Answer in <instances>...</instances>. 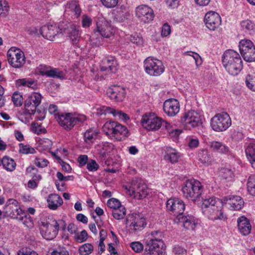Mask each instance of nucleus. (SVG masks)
I'll use <instances>...</instances> for the list:
<instances>
[{
  "label": "nucleus",
  "instance_id": "f257e3e1",
  "mask_svg": "<svg viewBox=\"0 0 255 255\" xmlns=\"http://www.w3.org/2000/svg\"><path fill=\"white\" fill-rule=\"evenodd\" d=\"M63 22L59 25L55 23H48L42 26L40 32L42 36L47 39H52L59 32L68 35L72 45L76 48L79 47L80 36L79 27L74 24H63Z\"/></svg>",
  "mask_w": 255,
  "mask_h": 255
},
{
  "label": "nucleus",
  "instance_id": "f03ea898",
  "mask_svg": "<svg viewBox=\"0 0 255 255\" xmlns=\"http://www.w3.org/2000/svg\"><path fill=\"white\" fill-rule=\"evenodd\" d=\"M221 201L215 197L203 199L201 204V209L203 214L209 220H224L226 215L222 210Z\"/></svg>",
  "mask_w": 255,
  "mask_h": 255
},
{
  "label": "nucleus",
  "instance_id": "7ed1b4c3",
  "mask_svg": "<svg viewBox=\"0 0 255 255\" xmlns=\"http://www.w3.org/2000/svg\"><path fill=\"white\" fill-rule=\"evenodd\" d=\"M222 63L228 72L232 75H237L243 69V62L239 54L228 49L222 56Z\"/></svg>",
  "mask_w": 255,
  "mask_h": 255
},
{
  "label": "nucleus",
  "instance_id": "20e7f679",
  "mask_svg": "<svg viewBox=\"0 0 255 255\" xmlns=\"http://www.w3.org/2000/svg\"><path fill=\"white\" fill-rule=\"evenodd\" d=\"M163 234L159 231L151 232L145 243L144 255H163Z\"/></svg>",
  "mask_w": 255,
  "mask_h": 255
},
{
  "label": "nucleus",
  "instance_id": "39448f33",
  "mask_svg": "<svg viewBox=\"0 0 255 255\" xmlns=\"http://www.w3.org/2000/svg\"><path fill=\"white\" fill-rule=\"evenodd\" d=\"M183 196L195 202L199 199L203 192V186L198 181L194 179L186 180L182 188Z\"/></svg>",
  "mask_w": 255,
  "mask_h": 255
},
{
  "label": "nucleus",
  "instance_id": "423d86ee",
  "mask_svg": "<svg viewBox=\"0 0 255 255\" xmlns=\"http://www.w3.org/2000/svg\"><path fill=\"white\" fill-rule=\"evenodd\" d=\"M126 189L128 191L129 194L137 199L145 198L148 194V189L146 184L141 179L133 178L130 185Z\"/></svg>",
  "mask_w": 255,
  "mask_h": 255
},
{
  "label": "nucleus",
  "instance_id": "0eeeda50",
  "mask_svg": "<svg viewBox=\"0 0 255 255\" xmlns=\"http://www.w3.org/2000/svg\"><path fill=\"white\" fill-rule=\"evenodd\" d=\"M142 126L147 130H156L161 126H165L166 129L170 127V124L162 121V119L154 114H145L141 120Z\"/></svg>",
  "mask_w": 255,
  "mask_h": 255
},
{
  "label": "nucleus",
  "instance_id": "6e6552de",
  "mask_svg": "<svg viewBox=\"0 0 255 255\" xmlns=\"http://www.w3.org/2000/svg\"><path fill=\"white\" fill-rule=\"evenodd\" d=\"M145 72L152 76L160 75L164 71V66L161 61L152 57H148L144 62Z\"/></svg>",
  "mask_w": 255,
  "mask_h": 255
},
{
  "label": "nucleus",
  "instance_id": "1a4fd4ad",
  "mask_svg": "<svg viewBox=\"0 0 255 255\" xmlns=\"http://www.w3.org/2000/svg\"><path fill=\"white\" fill-rule=\"evenodd\" d=\"M231 120L227 113L216 114L211 120L212 128L216 131L226 130L231 125Z\"/></svg>",
  "mask_w": 255,
  "mask_h": 255
},
{
  "label": "nucleus",
  "instance_id": "9d476101",
  "mask_svg": "<svg viewBox=\"0 0 255 255\" xmlns=\"http://www.w3.org/2000/svg\"><path fill=\"white\" fill-rule=\"evenodd\" d=\"M241 55L248 62H255V46L254 43L249 39H242L239 44Z\"/></svg>",
  "mask_w": 255,
  "mask_h": 255
},
{
  "label": "nucleus",
  "instance_id": "9b49d317",
  "mask_svg": "<svg viewBox=\"0 0 255 255\" xmlns=\"http://www.w3.org/2000/svg\"><path fill=\"white\" fill-rule=\"evenodd\" d=\"M42 96L39 93L33 92L29 95L24 103L25 112L28 115H33L36 111L40 112L38 107L41 102Z\"/></svg>",
  "mask_w": 255,
  "mask_h": 255
},
{
  "label": "nucleus",
  "instance_id": "f8f14e48",
  "mask_svg": "<svg viewBox=\"0 0 255 255\" xmlns=\"http://www.w3.org/2000/svg\"><path fill=\"white\" fill-rule=\"evenodd\" d=\"M55 119L59 124L67 130L71 129L79 121L78 117L71 113H60Z\"/></svg>",
  "mask_w": 255,
  "mask_h": 255
},
{
  "label": "nucleus",
  "instance_id": "ddd939ff",
  "mask_svg": "<svg viewBox=\"0 0 255 255\" xmlns=\"http://www.w3.org/2000/svg\"><path fill=\"white\" fill-rule=\"evenodd\" d=\"M166 208L171 214L176 216V218L183 215L185 209L183 201L177 198H170L166 202Z\"/></svg>",
  "mask_w": 255,
  "mask_h": 255
},
{
  "label": "nucleus",
  "instance_id": "4468645a",
  "mask_svg": "<svg viewBox=\"0 0 255 255\" xmlns=\"http://www.w3.org/2000/svg\"><path fill=\"white\" fill-rule=\"evenodd\" d=\"M4 209L6 215L11 218L18 219V216L24 214V212L20 208L19 203L14 199H9L7 201Z\"/></svg>",
  "mask_w": 255,
  "mask_h": 255
},
{
  "label": "nucleus",
  "instance_id": "2eb2a0df",
  "mask_svg": "<svg viewBox=\"0 0 255 255\" xmlns=\"http://www.w3.org/2000/svg\"><path fill=\"white\" fill-rule=\"evenodd\" d=\"M204 22L206 27L211 31H215L221 24V18L216 12L210 11L206 13Z\"/></svg>",
  "mask_w": 255,
  "mask_h": 255
},
{
  "label": "nucleus",
  "instance_id": "dca6fc26",
  "mask_svg": "<svg viewBox=\"0 0 255 255\" xmlns=\"http://www.w3.org/2000/svg\"><path fill=\"white\" fill-rule=\"evenodd\" d=\"M182 121L189 128H195L202 124V116L199 113L193 110L185 113Z\"/></svg>",
  "mask_w": 255,
  "mask_h": 255
},
{
  "label": "nucleus",
  "instance_id": "f3484780",
  "mask_svg": "<svg viewBox=\"0 0 255 255\" xmlns=\"http://www.w3.org/2000/svg\"><path fill=\"white\" fill-rule=\"evenodd\" d=\"M126 224H129L130 229L134 231L141 230L146 225L145 219L137 214L129 215L126 219Z\"/></svg>",
  "mask_w": 255,
  "mask_h": 255
},
{
  "label": "nucleus",
  "instance_id": "a211bd4d",
  "mask_svg": "<svg viewBox=\"0 0 255 255\" xmlns=\"http://www.w3.org/2000/svg\"><path fill=\"white\" fill-rule=\"evenodd\" d=\"M8 63L14 68H20L25 63L24 53L19 50L17 51L8 50L7 53Z\"/></svg>",
  "mask_w": 255,
  "mask_h": 255
},
{
  "label": "nucleus",
  "instance_id": "6ab92c4d",
  "mask_svg": "<svg viewBox=\"0 0 255 255\" xmlns=\"http://www.w3.org/2000/svg\"><path fill=\"white\" fill-rule=\"evenodd\" d=\"M52 220L49 221L41 222L40 230L42 236L48 240H52L58 234L57 229L54 225Z\"/></svg>",
  "mask_w": 255,
  "mask_h": 255
},
{
  "label": "nucleus",
  "instance_id": "aec40b11",
  "mask_svg": "<svg viewBox=\"0 0 255 255\" xmlns=\"http://www.w3.org/2000/svg\"><path fill=\"white\" fill-rule=\"evenodd\" d=\"M98 32L102 37L110 38L112 35L110 23L103 16L98 17L95 33Z\"/></svg>",
  "mask_w": 255,
  "mask_h": 255
},
{
  "label": "nucleus",
  "instance_id": "412c9836",
  "mask_svg": "<svg viewBox=\"0 0 255 255\" xmlns=\"http://www.w3.org/2000/svg\"><path fill=\"white\" fill-rule=\"evenodd\" d=\"M135 12L137 17L144 23H148L153 19V11L146 5H139L136 8Z\"/></svg>",
  "mask_w": 255,
  "mask_h": 255
},
{
  "label": "nucleus",
  "instance_id": "4be33fe9",
  "mask_svg": "<svg viewBox=\"0 0 255 255\" xmlns=\"http://www.w3.org/2000/svg\"><path fill=\"white\" fill-rule=\"evenodd\" d=\"M223 203L230 209L232 210H240L244 206V201L239 196L229 195L223 199Z\"/></svg>",
  "mask_w": 255,
  "mask_h": 255
},
{
  "label": "nucleus",
  "instance_id": "5701e85b",
  "mask_svg": "<svg viewBox=\"0 0 255 255\" xmlns=\"http://www.w3.org/2000/svg\"><path fill=\"white\" fill-rule=\"evenodd\" d=\"M100 130L94 128H89L83 134L84 144L83 148H89L100 136Z\"/></svg>",
  "mask_w": 255,
  "mask_h": 255
},
{
  "label": "nucleus",
  "instance_id": "b1692460",
  "mask_svg": "<svg viewBox=\"0 0 255 255\" xmlns=\"http://www.w3.org/2000/svg\"><path fill=\"white\" fill-rule=\"evenodd\" d=\"M107 94L111 99L121 102L126 97V91L123 87L113 85L108 89Z\"/></svg>",
  "mask_w": 255,
  "mask_h": 255
},
{
  "label": "nucleus",
  "instance_id": "393cba45",
  "mask_svg": "<svg viewBox=\"0 0 255 255\" xmlns=\"http://www.w3.org/2000/svg\"><path fill=\"white\" fill-rule=\"evenodd\" d=\"M163 109L164 113L168 116H175L179 112V102L175 99H167L164 102Z\"/></svg>",
  "mask_w": 255,
  "mask_h": 255
},
{
  "label": "nucleus",
  "instance_id": "a878e982",
  "mask_svg": "<svg viewBox=\"0 0 255 255\" xmlns=\"http://www.w3.org/2000/svg\"><path fill=\"white\" fill-rule=\"evenodd\" d=\"M117 66L116 59L112 56H107L102 60L100 69L102 72H107L108 74L115 73L117 70Z\"/></svg>",
  "mask_w": 255,
  "mask_h": 255
},
{
  "label": "nucleus",
  "instance_id": "bb28decb",
  "mask_svg": "<svg viewBox=\"0 0 255 255\" xmlns=\"http://www.w3.org/2000/svg\"><path fill=\"white\" fill-rule=\"evenodd\" d=\"M239 232L244 236L248 235L251 231L252 226L250 221L245 216L239 217L237 220Z\"/></svg>",
  "mask_w": 255,
  "mask_h": 255
},
{
  "label": "nucleus",
  "instance_id": "cd10ccee",
  "mask_svg": "<svg viewBox=\"0 0 255 255\" xmlns=\"http://www.w3.org/2000/svg\"><path fill=\"white\" fill-rule=\"evenodd\" d=\"M179 222L182 223L183 226L187 230H193L197 224V221L192 215H182L177 217Z\"/></svg>",
  "mask_w": 255,
  "mask_h": 255
},
{
  "label": "nucleus",
  "instance_id": "c85d7f7f",
  "mask_svg": "<svg viewBox=\"0 0 255 255\" xmlns=\"http://www.w3.org/2000/svg\"><path fill=\"white\" fill-rule=\"evenodd\" d=\"M48 206L51 210H56L63 203L62 198L56 194H51L47 199Z\"/></svg>",
  "mask_w": 255,
  "mask_h": 255
},
{
  "label": "nucleus",
  "instance_id": "c756f323",
  "mask_svg": "<svg viewBox=\"0 0 255 255\" xmlns=\"http://www.w3.org/2000/svg\"><path fill=\"white\" fill-rule=\"evenodd\" d=\"M180 157L179 152L176 149L171 147L166 148L164 158L171 163H174L177 162Z\"/></svg>",
  "mask_w": 255,
  "mask_h": 255
},
{
  "label": "nucleus",
  "instance_id": "7c9ffc66",
  "mask_svg": "<svg viewBox=\"0 0 255 255\" xmlns=\"http://www.w3.org/2000/svg\"><path fill=\"white\" fill-rule=\"evenodd\" d=\"M245 152L252 167H255V143H249L245 149Z\"/></svg>",
  "mask_w": 255,
  "mask_h": 255
},
{
  "label": "nucleus",
  "instance_id": "2f4dec72",
  "mask_svg": "<svg viewBox=\"0 0 255 255\" xmlns=\"http://www.w3.org/2000/svg\"><path fill=\"white\" fill-rule=\"evenodd\" d=\"M16 86L17 87H27L35 90L37 87V81L32 79H19L16 81Z\"/></svg>",
  "mask_w": 255,
  "mask_h": 255
},
{
  "label": "nucleus",
  "instance_id": "473e14b6",
  "mask_svg": "<svg viewBox=\"0 0 255 255\" xmlns=\"http://www.w3.org/2000/svg\"><path fill=\"white\" fill-rule=\"evenodd\" d=\"M117 123L118 122L114 121L107 122L103 126V131L106 135L114 137Z\"/></svg>",
  "mask_w": 255,
  "mask_h": 255
},
{
  "label": "nucleus",
  "instance_id": "72a5a7b5",
  "mask_svg": "<svg viewBox=\"0 0 255 255\" xmlns=\"http://www.w3.org/2000/svg\"><path fill=\"white\" fill-rule=\"evenodd\" d=\"M128 130L127 127L118 123L114 137L120 140L123 137L128 136Z\"/></svg>",
  "mask_w": 255,
  "mask_h": 255
},
{
  "label": "nucleus",
  "instance_id": "f704fd0d",
  "mask_svg": "<svg viewBox=\"0 0 255 255\" xmlns=\"http://www.w3.org/2000/svg\"><path fill=\"white\" fill-rule=\"evenodd\" d=\"M243 30L249 34H253L255 32V24L250 20H243L241 22Z\"/></svg>",
  "mask_w": 255,
  "mask_h": 255
},
{
  "label": "nucleus",
  "instance_id": "c9c22d12",
  "mask_svg": "<svg viewBox=\"0 0 255 255\" xmlns=\"http://www.w3.org/2000/svg\"><path fill=\"white\" fill-rule=\"evenodd\" d=\"M210 146L212 149L221 153H227L229 151V148L219 141H212L210 143Z\"/></svg>",
  "mask_w": 255,
  "mask_h": 255
},
{
  "label": "nucleus",
  "instance_id": "e433bc0d",
  "mask_svg": "<svg viewBox=\"0 0 255 255\" xmlns=\"http://www.w3.org/2000/svg\"><path fill=\"white\" fill-rule=\"evenodd\" d=\"M3 168L8 171H12L15 168L16 163L14 160L8 156H4L1 160Z\"/></svg>",
  "mask_w": 255,
  "mask_h": 255
},
{
  "label": "nucleus",
  "instance_id": "4c0bfd02",
  "mask_svg": "<svg viewBox=\"0 0 255 255\" xmlns=\"http://www.w3.org/2000/svg\"><path fill=\"white\" fill-rule=\"evenodd\" d=\"M112 14L113 21L115 22H122L126 18V14L121 8L114 10Z\"/></svg>",
  "mask_w": 255,
  "mask_h": 255
},
{
  "label": "nucleus",
  "instance_id": "58836bf2",
  "mask_svg": "<svg viewBox=\"0 0 255 255\" xmlns=\"http://www.w3.org/2000/svg\"><path fill=\"white\" fill-rule=\"evenodd\" d=\"M44 74L49 77L59 79H63L65 76L64 72L56 68L46 70L44 72Z\"/></svg>",
  "mask_w": 255,
  "mask_h": 255
},
{
  "label": "nucleus",
  "instance_id": "ea45409f",
  "mask_svg": "<svg viewBox=\"0 0 255 255\" xmlns=\"http://www.w3.org/2000/svg\"><path fill=\"white\" fill-rule=\"evenodd\" d=\"M247 186L248 191L250 194L255 196V174L249 176Z\"/></svg>",
  "mask_w": 255,
  "mask_h": 255
},
{
  "label": "nucleus",
  "instance_id": "a19ab883",
  "mask_svg": "<svg viewBox=\"0 0 255 255\" xmlns=\"http://www.w3.org/2000/svg\"><path fill=\"white\" fill-rule=\"evenodd\" d=\"M66 8L71 10L77 17H79L80 7L78 1L73 0L69 2L66 5Z\"/></svg>",
  "mask_w": 255,
  "mask_h": 255
},
{
  "label": "nucleus",
  "instance_id": "79ce46f5",
  "mask_svg": "<svg viewBox=\"0 0 255 255\" xmlns=\"http://www.w3.org/2000/svg\"><path fill=\"white\" fill-rule=\"evenodd\" d=\"M198 159L202 163L210 162L211 159L210 154L208 150L202 149L199 150L197 154Z\"/></svg>",
  "mask_w": 255,
  "mask_h": 255
},
{
  "label": "nucleus",
  "instance_id": "37998d69",
  "mask_svg": "<svg viewBox=\"0 0 255 255\" xmlns=\"http://www.w3.org/2000/svg\"><path fill=\"white\" fill-rule=\"evenodd\" d=\"M220 175L223 178L227 181H231L234 177V174L232 170L230 168H223L220 170Z\"/></svg>",
  "mask_w": 255,
  "mask_h": 255
},
{
  "label": "nucleus",
  "instance_id": "c03bdc74",
  "mask_svg": "<svg viewBox=\"0 0 255 255\" xmlns=\"http://www.w3.org/2000/svg\"><path fill=\"white\" fill-rule=\"evenodd\" d=\"M68 231L71 235H73V238L75 241L79 242L80 241V234L78 232V228L74 223H70L67 227Z\"/></svg>",
  "mask_w": 255,
  "mask_h": 255
},
{
  "label": "nucleus",
  "instance_id": "a18cd8bd",
  "mask_svg": "<svg viewBox=\"0 0 255 255\" xmlns=\"http://www.w3.org/2000/svg\"><path fill=\"white\" fill-rule=\"evenodd\" d=\"M126 215V209L124 206L116 209L112 212L113 217L117 220H121L125 217Z\"/></svg>",
  "mask_w": 255,
  "mask_h": 255
},
{
  "label": "nucleus",
  "instance_id": "49530a36",
  "mask_svg": "<svg viewBox=\"0 0 255 255\" xmlns=\"http://www.w3.org/2000/svg\"><path fill=\"white\" fill-rule=\"evenodd\" d=\"M99 147H101L103 151L101 152L103 154H106L110 153L114 148V145L112 143L105 142H102L101 144L98 145Z\"/></svg>",
  "mask_w": 255,
  "mask_h": 255
},
{
  "label": "nucleus",
  "instance_id": "de8ad7c7",
  "mask_svg": "<svg viewBox=\"0 0 255 255\" xmlns=\"http://www.w3.org/2000/svg\"><path fill=\"white\" fill-rule=\"evenodd\" d=\"M245 82L250 90L255 92V76L248 75L246 77Z\"/></svg>",
  "mask_w": 255,
  "mask_h": 255
},
{
  "label": "nucleus",
  "instance_id": "09e8293b",
  "mask_svg": "<svg viewBox=\"0 0 255 255\" xmlns=\"http://www.w3.org/2000/svg\"><path fill=\"white\" fill-rule=\"evenodd\" d=\"M26 172L28 173H31V176L35 180H40L42 177L40 174L38 173V170L34 166H29L26 168Z\"/></svg>",
  "mask_w": 255,
  "mask_h": 255
},
{
  "label": "nucleus",
  "instance_id": "8fccbe9b",
  "mask_svg": "<svg viewBox=\"0 0 255 255\" xmlns=\"http://www.w3.org/2000/svg\"><path fill=\"white\" fill-rule=\"evenodd\" d=\"M19 152L23 154H33L35 152V150L29 145H24L23 143H20Z\"/></svg>",
  "mask_w": 255,
  "mask_h": 255
},
{
  "label": "nucleus",
  "instance_id": "3c124183",
  "mask_svg": "<svg viewBox=\"0 0 255 255\" xmlns=\"http://www.w3.org/2000/svg\"><path fill=\"white\" fill-rule=\"evenodd\" d=\"M93 250V246L91 244H85L81 246V255H89Z\"/></svg>",
  "mask_w": 255,
  "mask_h": 255
},
{
  "label": "nucleus",
  "instance_id": "603ef678",
  "mask_svg": "<svg viewBox=\"0 0 255 255\" xmlns=\"http://www.w3.org/2000/svg\"><path fill=\"white\" fill-rule=\"evenodd\" d=\"M98 114L101 115L112 114L115 112V109L110 107L102 106L97 109Z\"/></svg>",
  "mask_w": 255,
  "mask_h": 255
},
{
  "label": "nucleus",
  "instance_id": "864d4df0",
  "mask_svg": "<svg viewBox=\"0 0 255 255\" xmlns=\"http://www.w3.org/2000/svg\"><path fill=\"white\" fill-rule=\"evenodd\" d=\"M22 95L18 92H14L12 96V101L14 105L17 107H19L22 105Z\"/></svg>",
  "mask_w": 255,
  "mask_h": 255
},
{
  "label": "nucleus",
  "instance_id": "5fc2aeb1",
  "mask_svg": "<svg viewBox=\"0 0 255 255\" xmlns=\"http://www.w3.org/2000/svg\"><path fill=\"white\" fill-rule=\"evenodd\" d=\"M9 9L7 2L5 0H0V15H5Z\"/></svg>",
  "mask_w": 255,
  "mask_h": 255
},
{
  "label": "nucleus",
  "instance_id": "6e6d98bb",
  "mask_svg": "<svg viewBox=\"0 0 255 255\" xmlns=\"http://www.w3.org/2000/svg\"><path fill=\"white\" fill-rule=\"evenodd\" d=\"M107 205L110 208L113 209L114 210L116 209L119 208L122 206L120 201L115 198H111L108 201Z\"/></svg>",
  "mask_w": 255,
  "mask_h": 255
},
{
  "label": "nucleus",
  "instance_id": "4d7b16f0",
  "mask_svg": "<svg viewBox=\"0 0 255 255\" xmlns=\"http://www.w3.org/2000/svg\"><path fill=\"white\" fill-rule=\"evenodd\" d=\"M53 221V226H55L56 228L57 229V232H58L59 230L61 229L63 231H65L66 228V223L63 220H59L58 221L56 220H52Z\"/></svg>",
  "mask_w": 255,
  "mask_h": 255
},
{
  "label": "nucleus",
  "instance_id": "13d9d810",
  "mask_svg": "<svg viewBox=\"0 0 255 255\" xmlns=\"http://www.w3.org/2000/svg\"><path fill=\"white\" fill-rule=\"evenodd\" d=\"M99 166L95 160L93 159L89 160L87 164L86 168L89 171L94 172L98 170Z\"/></svg>",
  "mask_w": 255,
  "mask_h": 255
},
{
  "label": "nucleus",
  "instance_id": "bf43d9fd",
  "mask_svg": "<svg viewBox=\"0 0 255 255\" xmlns=\"http://www.w3.org/2000/svg\"><path fill=\"white\" fill-rule=\"evenodd\" d=\"M101 1L105 7L113 8L118 4L119 0H101Z\"/></svg>",
  "mask_w": 255,
  "mask_h": 255
},
{
  "label": "nucleus",
  "instance_id": "052dcab7",
  "mask_svg": "<svg viewBox=\"0 0 255 255\" xmlns=\"http://www.w3.org/2000/svg\"><path fill=\"white\" fill-rule=\"evenodd\" d=\"M130 247L136 253H140L143 250V246L139 242L131 243Z\"/></svg>",
  "mask_w": 255,
  "mask_h": 255
},
{
  "label": "nucleus",
  "instance_id": "680f3d73",
  "mask_svg": "<svg viewBox=\"0 0 255 255\" xmlns=\"http://www.w3.org/2000/svg\"><path fill=\"white\" fill-rule=\"evenodd\" d=\"M35 164L39 167L43 168L47 166L49 163L48 161L44 158H41L39 157H36L34 161Z\"/></svg>",
  "mask_w": 255,
  "mask_h": 255
},
{
  "label": "nucleus",
  "instance_id": "e2e57ef3",
  "mask_svg": "<svg viewBox=\"0 0 255 255\" xmlns=\"http://www.w3.org/2000/svg\"><path fill=\"white\" fill-rule=\"evenodd\" d=\"M129 39L132 43L137 45H141L142 43V38L137 34L131 35Z\"/></svg>",
  "mask_w": 255,
  "mask_h": 255
},
{
  "label": "nucleus",
  "instance_id": "0e129e2a",
  "mask_svg": "<svg viewBox=\"0 0 255 255\" xmlns=\"http://www.w3.org/2000/svg\"><path fill=\"white\" fill-rule=\"evenodd\" d=\"M92 20L90 17L87 14H84L82 16V23L83 27H89L91 25Z\"/></svg>",
  "mask_w": 255,
  "mask_h": 255
},
{
  "label": "nucleus",
  "instance_id": "69168bd1",
  "mask_svg": "<svg viewBox=\"0 0 255 255\" xmlns=\"http://www.w3.org/2000/svg\"><path fill=\"white\" fill-rule=\"evenodd\" d=\"M113 116L115 118H118L119 119L125 121L128 120L129 119L127 114L123 113L121 111L116 110H115V112L113 113Z\"/></svg>",
  "mask_w": 255,
  "mask_h": 255
},
{
  "label": "nucleus",
  "instance_id": "338daca9",
  "mask_svg": "<svg viewBox=\"0 0 255 255\" xmlns=\"http://www.w3.org/2000/svg\"><path fill=\"white\" fill-rule=\"evenodd\" d=\"M232 138L235 141H240L244 138V135L242 131L234 130L232 133Z\"/></svg>",
  "mask_w": 255,
  "mask_h": 255
},
{
  "label": "nucleus",
  "instance_id": "774afa93",
  "mask_svg": "<svg viewBox=\"0 0 255 255\" xmlns=\"http://www.w3.org/2000/svg\"><path fill=\"white\" fill-rule=\"evenodd\" d=\"M173 253L176 255H185L186 251L183 247L177 245L173 248Z\"/></svg>",
  "mask_w": 255,
  "mask_h": 255
}]
</instances>
